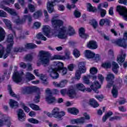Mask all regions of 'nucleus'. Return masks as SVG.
<instances>
[{
  "label": "nucleus",
  "instance_id": "obj_1",
  "mask_svg": "<svg viewBox=\"0 0 127 127\" xmlns=\"http://www.w3.org/2000/svg\"><path fill=\"white\" fill-rule=\"evenodd\" d=\"M52 26L54 28L53 34L61 39H66L67 38V32L66 28H61L63 25V21L60 19H57L56 17H54L51 20Z\"/></svg>",
  "mask_w": 127,
  "mask_h": 127
},
{
  "label": "nucleus",
  "instance_id": "obj_2",
  "mask_svg": "<svg viewBox=\"0 0 127 127\" xmlns=\"http://www.w3.org/2000/svg\"><path fill=\"white\" fill-rule=\"evenodd\" d=\"M53 67L49 68L48 72L52 79H58L59 74L57 72L61 71V69L63 67V63L59 62H55L53 64Z\"/></svg>",
  "mask_w": 127,
  "mask_h": 127
},
{
  "label": "nucleus",
  "instance_id": "obj_3",
  "mask_svg": "<svg viewBox=\"0 0 127 127\" xmlns=\"http://www.w3.org/2000/svg\"><path fill=\"white\" fill-rule=\"evenodd\" d=\"M49 57H50V53L49 52L40 51L38 55L39 60L40 63H37V66H40V63L44 67L48 66L49 63H50V59H49Z\"/></svg>",
  "mask_w": 127,
  "mask_h": 127
},
{
  "label": "nucleus",
  "instance_id": "obj_4",
  "mask_svg": "<svg viewBox=\"0 0 127 127\" xmlns=\"http://www.w3.org/2000/svg\"><path fill=\"white\" fill-rule=\"evenodd\" d=\"M35 91L38 92L36 93L34 101L35 103H39V99H40V94H41L39 88L36 87H24L22 88V93L24 95L32 94Z\"/></svg>",
  "mask_w": 127,
  "mask_h": 127
},
{
  "label": "nucleus",
  "instance_id": "obj_5",
  "mask_svg": "<svg viewBox=\"0 0 127 127\" xmlns=\"http://www.w3.org/2000/svg\"><path fill=\"white\" fill-rule=\"evenodd\" d=\"M26 19H28L29 21L28 24H30V22L32 21V17L30 15H25L21 20L19 18V16L18 15L12 17L13 22L17 25H19V24H23V23L25 22V20H26Z\"/></svg>",
  "mask_w": 127,
  "mask_h": 127
},
{
  "label": "nucleus",
  "instance_id": "obj_6",
  "mask_svg": "<svg viewBox=\"0 0 127 127\" xmlns=\"http://www.w3.org/2000/svg\"><path fill=\"white\" fill-rule=\"evenodd\" d=\"M7 42L8 43H9V44L7 45L5 50V53L3 56V59H6V58H7V56L10 54V51H11L13 45V35H12V34H9L8 36Z\"/></svg>",
  "mask_w": 127,
  "mask_h": 127
},
{
  "label": "nucleus",
  "instance_id": "obj_7",
  "mask_svg": "<svg viewBox=\"0 0 127 127\" xmlns=\"http://www.w3.org/2000/svg\"><path fill=\"white\" fill-rule=\"evenodd\" d=\"M86 67H85V64L84 62H80L78 63V69L75 72V79L79 81L81 78L82 73H86Z\"/></svg>",
  "mask_w": 127,
  "mask_h": 127
},
{
  "label": "nucleus",
  "instance_id": "obj_8",
  "mask_svg": "<svg viewBox=\"0 0 127 127\" xmlns=\"http://www.w3.org/2000/svg\"><path fill=\"white\" fill-rule=\"evenodd\" d=\"M64 54L65 57L60 55H55L51 58V60H65V59L69 60V59H71V58H72L71 57V53L70 52V51H69V50L65 49L64 51Z\"/></svg>",
  "mask_w": 127,
  "mask_h": 127
},
{
  "label": "nucleus",
  "instance_id": "obj_9",
  "mask_svg": "<svg viewBox=\"0 0 127 127\" xmlns=\"http://www.w3.org/2000/svg\"><path fill=\"white\" fill-rule=\"evenodd\" d=\"M47 2V9L49 13H53L55 12L54 6H55V2H60L61 0H48Z\"/></svg>",
  "mask_w": 127,
  "mask_h": 127
},
{
  "label": "nucleus",
  "instance_id": "obj_10",
  "mask_svg": "<svg viewBox=\"0 0 127 127\" xmlns=\"http://www.w3.org/2000/svg\"><path fill=\"white\" fill-rule=\"evenodd\" d=\"M117 11L119 14L122 16L123 19L127 21V9L126 7L122 6H117Z\"/></svg>",
  "mask_w": 127,
  "mask_h": 127
},
{
  "label": "nucleus",
  "instance_id": "obj_11",
  "mask_svg": "<svg viewBox=\"0 0 127 127\" xmlns=\"http://www.w3.org/2000/svg\"><path fill=\"white\" fill-rule=\"evenodd\" d=\"M112 43L119 46L120 47H123L126 48L127 47V43L126 42V40L124 39H118L117 40H113Z\"/></svg>",
  "mask_w": 127,
  "mask_h": 127
},
{
  "label": "nucleus",
  "instance_id": "obj_12",
  "mask_svg": "<svg viewBox=\"0 0 127 127\" xmlns=\"http://www.w3.org/2000/svg\"><path fill=\"white\" fill-rule=\"evenodd\" d=\"M52 115H53L54 118H58L59 119H60L62 118V117L65 116V112L63 111L60 112L59 108L56 107L54 108L52 111Z\"/></svg>",
  "mask_w": 127,
  "mask_h": 127
},
{
  "label": "nucleus",
  "instance_id": "obj_13",
  "mask_svg": "<svg viewBox=\"0 0 127 127\" xmlns=\"http://www.w3.org/2000/svg\"><path fill=\"white\" fill-rule=\"evenodd\" d=\"M84 55L86 58L88 59H91V58H95V60H100V56L99 55H95L90 50H85Z\"/></svg>",
  "mask_w": 127,
  "mask_h": 127
},
{
  "label": "nucleus",
  "instance_id": "obj_14",
  "mask_svg": "<svg viewBox=\"0 0 127 127\" xmlns=\"http://www.w3.org/2000/svg\"><path fill=\"white\" fill-rule=\"evenodd\" d=\"M114 79H115V75L113 73L107 74L106 77V81L108 82L107 88L110 89V88L113 86V84H114Z\"/></svg>",
  "mask_w": 127,
  "mask_h": 127
},
{
  "label": "nucleus",
  "instance_id": "obj_15",
  "mask_svg": "<svg viewBox=\"0 0 127 127\" xmlns=\"http://www.w3.org/2000/svg\"><path fill=\"white\" fill-rule=\"evenodd\" d=\"M22 80V73H19V72L15 71L13 75V81L15 83H20Z\"/></svg>",
  "mask_w": 127,
  "mask_h": 127
},
{
  "label": "nucleus",
  "instance_id": "obj_16",
  "mask_svg": "<svg viewBox=\"0 0 127 127\" xmlns=\"http://www.w3.org/2000/svg\"><path fill=\"white\" fill-rule=\"evenodd\" d=\"M0 8H2V9H3L5 10V11H7L11 14V15H13V16H16L18 15V14L15 11V10L14 9H11L9 8L8 7H6L5 6L1 5L0 6Z\"/></svg>",
  "mask_w": 127,
  "mask_h": 127
},
{
  "label": "nucleus",
  "instance_id": "obj_17",
  "mask_svg": "<svg viewBox=\"0 0 127 127\" xmlns=\"http://www.w3.org/2000/svg\"><path fill=\"white\" fill-rule=\"evenodd\" d=\"M90 88L96 94H98L99 90L98 89H101V85L98 81H95L93 84L90 85Z\"/></svg>",
  "mask_w": 127,
  "mask_h": 127
},
{
  "label": "nucleus",
  "instance_id": "obj_18",
  "mask_svg": "<svg viewBox=\"0 0 127 127\" xmlns=\"http://www.w3.org/2000/svg\"><path fill=\"white\" fill-rule=\"evenodd\" d=\"M10 121L8 118L4 117V118H2V120H0V127L2 126H7V127H10Z\"/></svg>",
  "mask_w": 127,
  "mask_h": 127
},
{
  "label": "nucleus",
  "instance_id": "obj_19",
  "mask_svg": "<svg viewBox=\"0 0 127 127\" xmlns=\"http://www.w3.org/2000/svg\"><path fill=\"white\" fill-rule=\"evenodd\" d=\"M43 32L47 37L50 38L51 37V35H50V26L49 25H45L43 26L42 28Z\"/></svg>",
  "mask_w": 127,
  "mask_h": 127
},
{
  "label": "nucleus",
  "instance_id": "obj_20",
  "mask_svg": "<svg viewBox=\"0 0 127 127\" xmlns=\"http://www.w3.org/2000/svg\"><path fill=\"white\" fill-rule=\"evenodd\" d=\"M17 113L19 121L23 122L25 120V114H24L23 110L22 109H19Z\"/></svg>",
  "mask_w": 127,
  "mask_h": 127
},
{
  "label": "nucleus",
  "instance_id": "obj_21",
  "mask_svg": "<svg viewBox=\"0 0 127 127\" xmlns=\"http://www.w3.org/2000/svg\"><path fill=\"white\" fill-rule=\"evenodd\" d=\"M121 55L119 56L117 58V62L119 64H122V63L125 62V60H126V56H127L126 54H124V51H123V50L121 51Z\"/></svg>",
  "mask_w": 127,
  "mask_h": 127
},
{
  "label": "nucleus",
  "instance_id": "obj_22",
  "mask_svg": "<svg viewBox=\"0 0 127 127\" xmlns=\"http://www.w3.org/2000/svg\"><path fill=\"white\" fill-rule=\"evenodd\" d=\"M79 35L80 37L84 39H87L89 37V35L85 33V29L83 27H81L79 29Z\"/></svg>",
  "mask_w": 127,
  "mask_h": 127
},
{
  "label": "nucleus",
  "instance_id": "obj_23",
  "mask_svg": "<svg viewBox=\"0 0 127 127\" xmlns=\"http://www.w3.org/2000/svg\"><path fill=\"white\" fill-rule=\"evenodd\" d=\"M87 47L90 49H97L98 48L97 42L95 41H89L87 44Z\"/></svg>",
  "mask_w": 127,
  "mask_h": 127
},
{
  "label": "nucleus",
  "instance_id": "obj_24",
  "mask_svg": "<svg viewBox=\"0 0 127 127\" xmlns=\"http://www.w3.org/2000/svg\"><path fill=\"white\" fill-rule=\"evenodd\" d=\"M67 94L70 98H74L76 97V91L73 86H71L67 91Z\"/></svg>",
  "mask_w": 127,
  "mask_h": 127
},
{
  "label": "nucleus",
  "instance_id": "obj_25",
  "mask_svg": "<svg viewBox=\"0 0 127 127\" xmlns=\"http://www.w3.org/2000/svg\"><path fill=\"white\" fill-rule=\"evenodd\" d=\"M111 23V20L107 18L101 19L99 22V25L101 26H103V25H107V26H110Z\"/></svg>",
  "mask_w": 127,
  "mask_h": 127
},
{
  "label": "nucleus",
  "instance_id": "obj_26",
  "mask_svg": "<svg viewBox=\"0 0 127 127\" xmlns=\"http://www.w3.org/2000/svg\"><path fill=\"white\" fill-rule=\"evenodd\" d=\"M46 101L48 104H53V103H55L56 99L52 95H50L46 96Z\"/></svg>",
  "mask_w": 127,
  "mask_h": 127
},
{
  "label": "nucleus",
  "instance_id": "obj_27",
  "mask_svg": "<svg viewBox=\"0 0 127 127\" xmlns=\"http://www.w3.org/2000/svg\"><path fill=\"white\" fill-rule=\"evenodd\" d=\"M72 124H85L86 120L85 118L81 117L80 118L74 119L72 120Z\"/></svg>",
  "mask_w": 127,
  "mask_h": 127
},
{
  "label": "nucleus",
  "instance_id": "obj_28",
  "mask_svg": "<svg viewBox=\"0 0 127 127\" xmlns=\"http://www.w3.org/2000/svg\"><path fill=\"white\" fill-rule=\"evenodd\" d=\"M67 111L71 115H74V116H77L79 114V110L75 107L67 109Z\"/></svg>",
  "mask_w": 127,
  "mask_h": 127
},
{
  "label": "nucleus",
  "instance_id": "obj_29",
  "mask_svg": "<svg viewBox=\"0 0 127 127\" xmlns=\"http://www.w3.org/2000/svg\"><path fill=\"white\" fill-rule=\"evenodd\" d=\"M10 106L12 109H16V108H18V103L13 99L10 100Z\"/></svg>",
  "mask_w": 127,
  "mask_h": 127
},
{
  "label": "nucleus",
  "instance_id": "obj_30",
  "mask_svg": "<svg viewBox=\"0 0 127 127\" xmlns=\"http://www.w3.org/2000/svg\"><path fill=\"white\" fill-rule=\"evenodd\" d=\"M25 79L27 81H31V80H34L35 79V76L33 75L30 72H26L25 74Z\"/></svg>",
  "mask_w": 127,
  "mask_h": 127
},
{
  "label": "nucleus",
  "instance_id": "obj_31",
  "mask_svg": "<svg viewBox=\"0 0 127 127\" xmlns=\"http://www.w3.org/2000/svg\"><path fill=\"white\" fill-rule=\"evenodd\" d=\"M119 64L115 62H112V70L115 74L118 73V69H119Z\"/></svg>",
  "mask_w": 127,
  "mask_h": 127
},
{
  "label": "nucleus",
  "instance_id": "obj_32",
  "mask_svg": "<svg viewBox=\"0 0 127 127\" xmlns=\"http://www.w3.org/2000/svg\"><path fill=\"white\" fill-rule=\"evenodd\" d=\"M3 21L5 23V24H6L7 28L11 30L12 26V24H11V22L9 20L7 19H3Z\"/></svg>",
  "mask_w": 127,
  "mask_h": 127
},
{
  "label": "nucleus",
  "instance_id": "obj_33",
  "mask_svg": "<svg viewBox=\"0 0 127 127\" xmlns=\"http://www.w3.org/2000/svg\"><path fill=\"white\" fill-rule=\"evenodd\" d=\"M4 37H5V33L4 30L0 27V42L4 40Z\"/></svg>",
  "mask_w": 127,
  "mask_h": 127
},
{
  "label": "nucleus",
  "instance_id": "obj_34",
  "mask_svg": "<svg viewBox=\"0 0 127 127\" xmlns=\"http://www.w3.org/2000/svg\"><path fill=\"white\" fill-rule=\"evenodd\" d=\"M89 104L93 108H97L99 107V104H98V102L93 98L89 100Z\"/></svg>",
  "mask_w": 127,
  "mask_h": 127
},
{
  "label": "nucleus",
  "instance_id": "obj_35",
  "mask_svg": "<svg viewBox=\"0 0 127 127\" xmlns=\"http://www.w3.org/2000/svg\"><path fill=\"white\" fill-rule=\"evenodd\" d=\"M112 93L114 98H117L118 97V86L113 85Z\"/></svg>",
  "mask_w": 127,
  "mask_h": 127
},
{
  "label": "nucleus",
  "instance_id": "obj_36",
  "mask_svg": "<svg viewBox=\"0 0 127 127\" xmlns=\"http://www.w3.org/2000/svg\"><path fill=\"white\" fill-rule=\"evenodd\" d=\"M97 9L100 13L101 17H105L106 14H107V11L102 8H99L97 7Z\"/></svg>",
  "mask_w": 127,
  "mask_h": 127
},
{
  "label": "nucleus",
  "instance_id": "obj_37",
  "mask_svg": "<svg viewBox=\"0 0 127 127\" xmlns=\"http://www.w3.org/2000/svg\"><path fill=\"white\" fill-rule=\"evenodd\" d=\"M87 10L88 11H92V12H95V11H97V8H96V7H93L91 3H88L87 4Z\"/></svg>",
  "mask_w": 127,
  "mask_h": 127
},
{
  "label": "nucleus",
  "instance_id": "obj_38",
  "mask_svg": "<svg viewBox=\"0 0 127 127\" xmlns=\"http://www.w3.org/2000/svg\"><path fill=\"white\" fill-rule=\"evenodd\" d=\"M111 116H113V112H112V111H109L107 112L105 115V116H104L103 117V119H102L103 122H106L107 120H108V119H109V118H110V117H111Z\"/></svg>",
  "mask_w": 127,
  "mask_h": 127
},
{
  "label": "nucleus",
  "instance_id": "obj_39",
  "mask_svg": "<svg viewBox=\"0 0 127 127\" xmlns=\"http://www.w3.org/2000/svg\"><path fill=\"white\" fill-rule=\"evenodd\" d=\"M41 15H42V11L39 10L34 13L33 17L37 19V18H39Z\"/></svg>",
  "mask_w": 127,
  "mask_h": 127
},
{
  "label": "nucleus",
  "instance_id": "obj_40",
  "mask_svg": "<svg viewBox=\"0 0 127 127\" xmlns=\"http://www.w3.org/2000/svg\"><path fill=\"white\" fill-rule=\"evenodd\" d=\"M68 33L69 36H72L74 35L76 33L75 32V30L71 26H69L68 28Z\"/></svg>",
  "mask_w": 127,
  "mask_h": 127
},
{
  "label": "nucleus",
  "instance_id": "obj_41",
  "mask_svg": "<svg viewBox=\"0 0 127 127\" xmlns=\"http://www.w3.org/2000/svg\"><path fill=\"white\" fill-rule=\"evenodd\" d=\"M76 88L77 90H79V91H81L82 92H84L85 90V86L82 83H78L76 85Z\"/></svg>",
  "mask_w": 127,
  "mask_h": 127
},
{
  "label": "nucleus",
  "instance_id": "obj_42",
  "mask_svg": "<svg viewBox=\"0 0 127 127\" xmlns=\"http://www.w3.org/2000/svg\"><path fill=\"white\" fill-rule=\"evenodd\" d=\"M34 55H36L35 53H32L31 54H28L25 57V59L27 61H32V59H33V56Z\"/></svg>",
  "mask_w": 127,
  "mask_h": 127
},
{
  "label": "nucleus",
  "instance_id": "obj_43",
  "mask_svg": "<svg viewBox=\"0 0 127 127\" xmlns=\"http://www.w3.org/2000/svg\"><path fill=\"white\" fill-rule=\"evenodd\" d=\"M25 47L27 48V49H33L34 48H36L37 46L33 43H28L25 45Z\"/></svg>",
  "mask_w": 127,
  "mask_h": 127
},
{
  "label": "nucleus",
  "instance_id": "obj_44",
  "mask_svg": "<svg viewBox=\"0 0 127 127\" xmlns=\"http://www.w3.org/2000/svg\"><path fill=\"white\" fill-rule=\"evenodd\" d=\"M40 77L41 80L43 81V83L44 85H47L48 84V82H47V77H46V76L43 74H41Z\"/></svg>",
  "mask_w": 127,
  "mask_h": 127
},
{
  "label": "nucleus",
  "instance_id": "obj_45",
  "mask_svg": "<svg viewBox=\"0 0 127 127\" xmlns=\"http://www.w3.org/2000/svg\"><path fill=\"white\" fill-rule=\"evenodd\" d=\"M89 77H90V75H88L87 76L84 75L83 77V80L84 84H86V85H89L90 84V80H89Z\"/></svg>",
  "mask_w": 127,
  "mask_h": 127
},
{
  "label": "nucleus",
  "instance_id": "obj_46",
  "mask_svg": "<svg viewBox=\"0 0 127 127\" xmlns=\"http://www.w3.org/2000/svg\"><path fill=\"white\" fill-rule=\"evenodd\" d=\"M37 38L38 39H41V40H44V41H46V37H44L43 34H42V33H39L37 35Z\"/></svg>",
  "mask_w": 127,
  "mask_h": 127
},
{
  "label": "nucleus",
  "instance_id": "obj_47",
  "mask_svg": "<svg viewBox=\"0 0 127 127\" xmlns=\"http://www.w3.org/2000/svg\"><path fill=\"white\" fill-rule=\"evenodd\" d=\"M73 54L75 58H78V57H80V51H79V50H78L77 49H75L73 50Z\"/></svg>",
  "mask_w": 127,
  "mask_h": 127
},
{
  "label": "nucleus",
  "instance_id": "obj_48",
  "mask_svg": "<svg viewBox=\"0 0 127 127\" xmlns=\"http://www.w3.org/2000/svg\"><path fill=\"white\" fill-rule=\"evenodd\" d=\"M44 14L45 17V22H48L49 21V15H48V12L46 10H44Z\"/></svg>",
  "mask_w": 127,
  "mask_h": 127
},
{
  "label": "nucleus",
  "instance_id": "obj_49",
  "mask_svg": "<svg viewBox=\"0 0 127 127\" xmlns=\"http://www.w3.org/2000/svg\"><path fill=\"white\" fill-rule=\"evenodd\" d=\"M122 120V117L120 116H113L109 119V121L113 122V121H120Z\"/></svg>",
  "mask_w": 127,
  "mask_h": 127
},
{
  "label": "nucleus",
  "instance_id": "obj_50",
  "mask_svg": "<svg viewBox=\"0 0 127 127\" xmlns=\"http://www.w3.org/2000/svg\"><path fill=\"white\" fill-rule=\"evenodd\" d=\"M109 6V4H108V2H105L104 3H100L98 5V8H103V7L107 8Z\"/></svg>",
  "mask_w": 127,
  "mask_h": 127
},
{
  "label": "nucleus",
  "instance_id": "obj_51",
  "mask_svg": "<svg viewBox=\"0 0 127 127\" xmlns=\"http://www.w3.org/2000/svg\"><path fill=\"white\" fill-rule=\"evenodd\" d=\"M30 107L31 108V109H32V110H34L35 111H39V110H40L39 106L35 104H30Z\"/></svg>",
  "mask_w": 127,
  "mask_h": 127
},
{
  "label": "nucleus",
  "instance_id": "obj_52",
  "mask_svg": "<svg viewBox=\"0 0 127 127\" xmlns=\"http://www.w3.org/2000/svg\"><path fill=\"white\" fill-rule=\"evenodd\" d=\"M3 54H4V48H3L2 45L0 44V58H2Z\"/></svg>",
  "mask_w": 127,
  "mask_h": 127
},
{
  "label": "nucleus",
  "instance_id": "obj_53",
  "mask_svg": "<svg viewBox=\"0 0 127 127\" xmlns=\"http://www.w3.org/2000/svg\"><path fill=\"white\" fill-rule=\"evenodd\" d=\"M8 90L9 91L10 95L12 97H16V95L14 94V92H13V91H12V90L11 89V86H10V85H8Z\"/></svg>",
  "mask_w": 127,
  "mask_h": 127
},
{
  "label": "nucleus",
  "instance_id": "obj_54",
  "mask_svg": "<svg viewBox=\"0 0 127 127\" xmlns=\"http://www.w3.org/2000/svg\"><path fill=\"white\" fill-rule=\"evenodd\" d=\"M28 121L29 123H31V124H36L39 123V121L38 120L34 119V118L29 119Z\"/></svg>",
  "mask_w": 127,
  "mask_h": 127
},
{
  "label": "nucleus",
  "instance_id": "obj_55",
  "mask_svg": "<svg viewBox=\"0 0 127 127\" xmlns=\"http://www.w3.org/2000/svg\"><path fill=\"white\" fill-rule=\"evenodd\" d=\"M90 74H92V75L97 74V73H98V69L97 68H96L95 67H92V68H90Z\"/></svg>",
  "mask_w": 127,
  "mask_h": 127
},
{
  "label": "nucleus",
  "instance_id": "obj_56",
  "mask_svg": "<svg viewBox=\"0 0 127 127\" xmlns=\"http://www.w3.org/2000/svg\"><path fill=\"white\" fill-rule=\"evenodd\" d=\"M61 71H62V75H63V76L67 74V68L64 67V64H63V67L61 69Z\"/></svg>",
  "mask_w": 127,
  "mask_h": 127
},
{
  "label": "nucleus",
  "instance_id": "obj_57",
  "mask_svg": "<svg viewBox=\"0 0 127 127\" xmlns=\"http://www.w3.org/2000/svg\"><path fill=\"white\" fill-rule=\"evenodd\" d=\"M66 84H67V80H63L59 83V87L63 88L66 85Z\"/></svg>",
  "mask_w": 127,
  "mask_h": 127
},
{
  "label": "nucleus",
  "instance_id": "obj_58",
  "mask_svg": "<svg viewBox=\"0 0 127 127\" xmlns=\"http://www.w3.org/2000/svg\"><path fill=\"white\" fill-rule=\"evenodd\" d=\"M24 51V48L22 47L15 48L14 49V52H22Z\"/></svg>",
  "mask_w": 127,
  "mask_h": 127
},
{
  "label": "nucleus",
  "instance_id": "obj_59",
  "mask_svg": "<svg viewBox=\"0 0 127 127\" xmlns=\"http://www.w3.org/2000/svg\"><path fill=\"white\" fill-rule=\"evenodd\" d=\"M91 24L94 29H96V28H97V26H98V22H97V21H96V20H92Z\"/></svg>",
  "mask_w": 127,
  "mask_h": 127
},
{
  "label": "nucleus",
  "instance_id": "obj_60",
  "mask_svg": "<svg viewBox=\"0 0 127 127\" xmlns=\"http://www.w3.org/2000/svg\"><path fill=\"white\" fill-rule=\"evenodd\" d=\"M29 9L31 12H34L35 11V7L34 5L29 4L28 5Z\"/></svg>",
  "mask_w": 127,
  "mask_h": 127
},
{
  "label": "nucleus",
  "instance_id": "obj_61",
  "mask_svg": "<svg viewBox=\"0 0 127 127\" xmlns=\"http://www.w3.org/2000/svg\"><path fill=\"white\" fill-rule=\"evenodd\" d=\"M14 0H3V2L5 4H9V3H12L13 4L14 3Z\"/></svg>",
  "mask_w": 127,
  "mask_h": 127
},
{
  "label": "nucleus",
  "instance_id": "obj_62",
  "mask_svg": "<svg viewBox=\"0 0 127 127\" xmlns=\"http://www.w3.org/2000/svg\"><path fill=\"white\" fill-rule=\"evenodd\" d=\"M0 16L1 17H6L7 14L2 10H0Z\"/></svg>",
  "mask_w": 127,
  "mask_h": 127
},
{
  "label": "nucleus",
  "instance_id": "obj_63",
  "mask_svg": "<svg viewBox=\"0 0 127 127\" xmlns=\"http://www.w3.org/2000/svg\"><path fill=\"white\" fill-rule=\"evenodd\" d=\"M111 63L110 62H107L102 64V67H104V68H111Z\"/></svg>",
  "mask_w": 127,
  "mask_h": 127
},
{
  "label": "nucleus",
  "instance_id": "obj_64",
  "mask_svg": "<svg viewBox=\"0 0 127 127\" xmlns=\"http://www.w3.org/2000/svg\"><path fill=\"white\" fill-rule=\"evenodd\" d=\"M74 15L75 17L78 18L81 16V13L78 10H75L74 12Z\"/></svg>",
  "mask_w": 127,
  "mask_h": 127
}]
</instances>
